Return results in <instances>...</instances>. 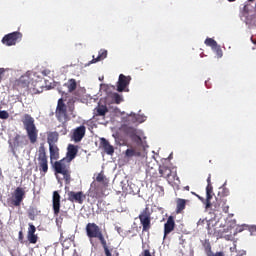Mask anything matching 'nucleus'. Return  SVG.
Masks as SVG:
<instances>
[{"label": "nucleus", "mask_w": 256, "mask_h": 256, "mask_svg": "<svg viewBox=\"0 0 256 256\" xmlns=\"http://www.w3.org/2000/svg\"><path fill=\"white\" fill-rule=\"evenodd\" d=\"M211 207H214V211H222L229 213V205H227V199L225 197L216 198V201L211 203Z\"/></svg>", "instance_id": "obj_11"}, {"label": "nucleus", "mask_w": 256, "mask_h": 256, "mask_svg": "<svg viewBox=\"0 0 256 256\" xmlns=\"http://www.w3.org/2000/svg\"><path fill=\"white\" fill-rule=\"evenodd\" d=\"M5 73V68H0V83L3 81V74Z\"/></svg>", "instance_id": "obj_37"}, {"label": "nucleus", "mask_w": 256, "mask_h": 256, "mask_svg": "<svg viewBox=\"0 0 256 256\" xmlns=\"http://www.w3.org/2000/svg\"><path fill=\"white\" fill-rule=\"evenodd\" d=\"M40 75H42L43 77H49V75H51V70L44 69L40 72Z\"/></svg>", "instance_id": "obj_36"}, {"label": "nucleus", "mask_w": 256, "mask_h": 256, "mask_svg": "<svg viewBox=\"0 0 256 256\" xmlns=\"http://www.w3.org/2000/svg\"><path fill=\"white\" fill-rule=\"evenodd\" d=\"M85 131V125H81L75 128L71 136L72 141H74L75 143H80V141L83 140V137H85Z\"/></svg>", "instance_id": "obj_13"}, {"label": "nucleus", "mask_w": 256, "mask_h": 256, "mask_svg": "<svg viewBox=\"0 0 256 256\" xmlns=\"http://www.w3.org/2000/svg\"><path fill=\"white\" fill-rule=\"evenodd\" d=\"M37 215H39L37 208H30L28 210V217L31 219V221H35V217H37Z\"/></svg>", "instance_id": "obj_31"}, {"label": "nucleus", "mask_w": 256, "mask_h": 256, "mask_svg": "<svg viewBox=\"0 0 256 256\" xmlns=\"http://www.w3.org/2000/svg\"><path fill=\"white\" fill-rule=\"evenodd\" d=\"M96 181L97 183H103V181H105V175H103V173H99L96 177Z\"/></svg>", "instance_id": "obj_35"}, {"label": "nucleus", "mask_w": 256, "mask_h": 256, "mask_svg": "<svg viewBox=\"0 0 256 256\" xmlns=\"http://www.w3.org/2000/svg\"><path fill=\"white\" fill-rule=\"evenodd\" d=\"M100 146L104 149L107 155H113V153H115V148L105 138L100 139Z\"/></svg>", "instance_id": "obj_20"}, {"label": "nucleus", "mask_w": 256, "mask_h": 256, "mask_svg": "<svg viewBox=\"0 0 256 256\" xmlns=\"http://www.w3.org/2000/svg\"><path fill=\"white\" fill-rule=\"evenodd\" d=\"M112 99H113L114 103H116V105H119L123 101V96H121L118 93H114L112 96Z\"/></svg>", "instance_id": "obj_33"}, {"label": "nucleus", "mask_w": 256, "mask_h": 256, "mask_svg": "<svg viewBox=\"0 0 256 256\" xmlns=\"http://www.w3.org/2000/svg\"><path fill=\"white\" fill-rule=\"evenodd\" d=\"M18 239H19V241H23V239H24L23 231H20V232H19V234H18Z\"/></svg>", "instance_id": "obj_38"}, {"label": "nucleus", "mask_w": 256, "mask_h": 256, "mask_svg": "<svg viewBox=\"0 0 256 256\" xmlns=\"http://www.w3.org/2000/svg\"><path fill=\"white\" fill-rule=\"evenodd\" d=\"M211 233L213 232H211L210 224L208 223V234L211 235Z\"/></svg>", "instance_id": "obj_41"}, {"label": "nucleus", "mask_w": 256, "mask_h": 256, "mask_svg": "<svg viewBox=\"0 0 256 256\" xmlns=\"http://www.w3.org/2000/svg\"><path fill=\"white\" fill-rule=\"evenodd\" d=\"M103 249H104V253L106 256H113V254H111V250L109 249V246H107V240H103L102 242H100Z\"/></svg>", "instance_id": "obj_32"}, {"label": "nucleus", "mask_w": 256, "mask_h": 256, "mask_svg": "<svg viewBox=\"0 0 256 256\" xmlns=\"http://www.w3.org/2000/svg\"><path fill=\"white\" fill-rule=\"evenodd\" d=\"M207 183H208V185H211V176H209V177L207 178Z\"/></svg>", "instance_id": "obj_40"}, {"label": "nucleus", "mask_w": 256, "mask_h": 256, "mask_svg": "<svg viewBox=\"0 0 256 256\" xmlns=\"http://www.w3.org/2000/svg\"><path fill=\"white\" fill-rule=\"evenodd\" d=\"M109 113V108H107L105 105L99 104L95 109H94V115L96 117H105Z\"/></svg>", "instance_id": "obj_25"}, {"label": "nucleus", "mask_w": 256, "mask_h": 256, "mask_svg": "<svg viewBox=\"0 0 256 256\" xmlns=\"http://www.w3.org/2000/svg\"><path fill=\"white\" fill-rule=\"evenodd\" d=\"M67 195L68 201H70L71 203H79V205H83V201H85V194L83 193V191H69Z\"/></svg>", "instance_id": "obj_12"}, {"label": "nucleus", "mask_w": 256, "mask_h": 256, "mask_svg": "<svg viewBox=\"0 0 256 256\" xmlns=\"http://www.w3.org/2000/svg\"><path fill=\"white\" fill-rule=\"evenodd\" d=\"M230 3H233V1H235V0H228Z\"/></svg>", "instance_id": "obj_46"}, {"label": "nucleus", "mask_w": 256, "mask_h": 256, "mask_svg": "<svg viewBox=\"0 0 256 256\" xmlns=\"http://www.w3.org/2000/svg\"><path fill=\"white\" fill-rule=\"evenodd\" d=\"M64 87L68 89V93H73L77 90V80L71 78L65 84Z\"/></svg>", "instance_id": "obj_28"}, {"label": "nucleus", "mask_w": 256, "mask_h": 256, "mask_svg": "<svg viewBox=\"0 0 256 256\" xmlns=\"http://www.w3.org/2000/svg\"><path fill=\"white\" fill-rule=\"evenodd\" d=\"M55 117L59 123H63V121H69V114H67V104H65L63 98L58 99L55 110Z\"/></svg>", "instance_id": "obj_6"}, {"label": "nucleus", "mask_w": 256, "mask_h": 256, "mask_svg": "<svg viewBox=\"0 0 256 256\" xmlns=\"http://www.w3.org/2000/svg\"><path fill=\"white\" fill-rule=\"evenodd\" d=\"M126 157H141V150L137 148H129L125 152Z\"/></svg>", "instance_id": "obj_30"}, {"label": "nucleus", "mask_w": 256, "mask_h": 256, "mask_svg": "<svg viewBox=\"0 0 256 256\" xmlns=\"http://www.w3.org/2000/svg\"><path fill=\"white\" fill-rule=\"evenodd\" d=\"M185 191H189L190 187L189 186H186L184 187Z\"/></svg>", "instance_id": "obj_43"}, {"label": "nucleus", "mask_w": 256, "mask_h": 256, "mask_svg": "<svg viewBox=\"0 0 256 256\" xmlns=\"http://www.w3.org/2000/svg\"><path fill=\"white\" fill-rule=\"evenodd\" d=\"M124 133L130 137L131 141L134 143H137L138 145H141V136L137 135V129L133 127H126L124 129Z\"/></svg>", "instance_id": "obj_15"}, {"label": "nucleus", "mask_w": 256, "mask_h": 256, "mask_svg": "<svg viewBox=\"0 0 256 256\" xmlns=\"http://www.w3.org/2000/svg\"><path fill=\"white\" fill-rule=\"evenodd\" d=\"M38 167L41 175H47L49 171V161L47 160V152L43 145H41L38 150Z\"/></svg>", "instance_id": "obj_5"}, {"label": "nucleus", "mask_w": 256, "mask_h": 256, "mask_svg": "<svg viewBox=\"0 0 256 256\" xmlns=\"http://www.w3.org/2000/svg\"><path fill=\"white\" fill-rule=\"evenodd\" d=\"M107 55L108 52L106 49H100L97 56H92V60L88 63V65H92L93 63H99V61H104V59H107Z\"/></svg>", "instance_id": "obj_19"}, {"label": "nucleus", "mask_w": 256, "mask_h": 256, "mask_svg": "<svg viewBox=\"0 0 256 256\" xmlns=\"http://www.w3.org/2000/svg\"><path fill=\"white\" fill-rule=\"evenodd\" d=\"M198 223H205V220H199Z\"/></svg>", "instance_id": "obj_45"}, {"label": "nucleus", "mask_w": 256, "mask_h": 256, "mask_svg": "<svg viewBox=\"0 0 256 256\" xmlns=\"http://www.w3.org/2000/svg\"><path fill=\"white\" fill-rule=\"evenodd\" d=\"M54 171L59 175H63L66 185L71 184V162L66 158H62L54 163Z\"/></svg>", "instance_id": "obj_3"}, {"label": "nucleus", "mask_w": 256, "mask_h": 256, "mask_svg": "<svg viewBox=\"0 0 256 256\" xmlns=\"http://www.w3.org/2000/svg\"><path fill=\"white\" fill-rule=\"evenodd\" d=\"M86 235L89 239H97L102 243L105 241V236H103V231L96 223H88L86 225Z\"/></svg>", "instance_id": "obj_4"}, {"label": "nucleus", "mask_w": 256, "mask_h": 256, "mask_svg": "<svg viewBox=\"0 0 256 256\" xmlns=\"http://www.w3.org/2000/svg\"><path fill=\"white\" fill-rule=\"evenodd\" d=\"M23 145H27V142L25 143V137L19 134H16V136L13 139L12 148L19 149V147H23Z\"/></svg>", "instance_id": "obj_22"}, {"label": "nucleus", "mask_w": 256, "mask_h": 256, "mask_svg": "<svg viewBox=\"0 0 256 256\" xmlns=\"http://www.w3.org/2000/svg\"><path fill=\"white\" fill-rule=\"evenodd\" d=\"M52 209L55 217H59L61 213V195L58 191L53 192L52 196Z\"/></svg>", "instance_id": "obj_10"}, {"label": "nucleus", "mask_w": 256, "mask_h": 256, "mask_svg": "<svg viewBox=\"0 0 256 256\" xmlns=\"http://www.w3.org/2000/svg\"><path fill=\"white\" fill-rule=\"evenodd\" d=\"M175 230V218L170 216L164 224V237H167L169 233Z\"/></svg>", "instance_id": "obj_18"}, {"label": "nucleus", "mask_w": 256, "mask_h": 256, "mask_svg": "<svg viewBox=\"0 0 256 256\" xmlns=\"http://www.w3.org/2000/svg\"><path fill=\"white\" fill-rule=\"evenodd\" d=\"M211 199H213V186L208 184L206 187V209H211Z\"/></svg>", "instance_id": "obj_24"}, {"label": "nucleus", "mask_w": 256, "mask_h": 256, "mask_svg": "<svg viewBox=\"0 0 256 256\" xmlns=\"http://www.w3.org/2000/svg\"><path fill=\"white\" fill-rule=\"evenodd\" d=\"M248 1H254V0H248Z\"/></svg>", "instance_id": "obj_49"}, {"label": "nucleus", "mask_w": 256, "mask_h": 256, "mask_svg": "<svg viewBox=\"0 0 256 256\" xmlns=\"http://www.w3.org/2000/svg\"><path fill=\"white\" fill-rule=\"evenodd\" d=\"M224 193H226V195H229V190H224Z\"/></svg>", "instance_id": "obj_44"}, {"label": "nucleus", "mask_w": 256, "mask_h": 256, "mask_svg": "<svg viewBox=\"0 0 256 256\" xmlns=\"http://www.w3.org/2000/svg\"><path fill=\"white\" fill-rule=\"evenodd\" d=\"M50 159L57 161L59 159V147L57 145L49 146Z\"/></svg>", "instance_id": "obj_29"}, {"label": "nucleus", "mask_w": 256, "mask_h": 256, "mask_svg": "<svg viewBox=\"0 0 256 256\" xmlns=\"http://www.w3.org/2000/svg\"><path fill=\"white\" fill-rule=\"evenodd\" d=\"M129 83H131V76H125L123 74H120L118 79L117 91H119V93H123Z\"/></svg>", "instance_id": "obj_17"}, {"label": "nucleus", "mask_w": 256, "mask_h": 256, "mask_svg": "<svg viewBox=\"0 0 256 256\" xmlns=\"http://www.w3.org/2000/svg\"><path fill=\"white\" fill-rule=\"evenodd\" d=\"M25 195H26V192H25V188L23 187H17L11 197H10V204L13 206V207H21V204L23 203V199H25Z\"/></svg>", "instance_id": "obj_9"}, {"label": "nucleus", "mask_w": 256, "mask_h": 256, "mask_svg": "<svg viewBox=\"0 0 256 256\" xmlns=\"http://www.w3.org/2000/svg\"><path fill=\"white\" fill-rule=\"evenodd\" d=\"M205 45H207V47H211V49H217L219 57L223 56V54L221 53V49L217 45V41H215L213 38H207L205 40Z\"/></svg>", "instance_id": "obj_27"}, {"label": "nucleus", "mask_w": 256, "mask_h": 256, "mask_svg": "<svg viewBox=\"0 0 256 256\" xmlns=\"http://www.w3.org/2000/svg\"><path fill=\"white\" fill-rule=\"evenodd\" d=\"M171 168H169V166L163 164L159 166V174L160 177H163L164 179H169V177H171Z\"/></svg>", "instance_id": "obj_26"}, {"label": "nucleus", "mask_w": 256, "mask_h": 256, "mask_svg": "<svg viewBox=\"0 0 256 256\" xmlns=\"http://www.w3.org/2000/svg\"><path fill=\"white\" fill-rule=\"evenodd\" d=\"M57 141H59V132H48L47 133V143L49 146L56 145Z\"/></svg>", "instance_id": "obj_23"}, {"label": "nucleus", "mask_w": 256, "mask_h": 256, "mask_svg": "<svg viewBox=\"0 0 256 256\" xmlns=\"http://www.w3.org/2000/svg\"><path fill=\"white\" fill-rule=\"evenodd\" d=\"M36 232H37V228L35 227V225H33V223H29L28 224V232H27V240L32 245H35L39 239L37 234H35Z\"/></svg>", "instance_id": "obj_14"}, {"label": "nucleus", "mask_w": 256, "mask_h": 256, "mask_svg": "<svg viewBox=\"0 0 256 256\" xmlns=\"http://www.w3.org/2000/svg\"><path fill=\"white\" fill-rule=\"evenodd\" d=\"M77 153H79V146L75 144H69L67 146L66 157H64V159L71 163V161L77 157Z\"/></svg>", "instance_id": "obj_16"}, {"label": "nucleus", "mask_w": 256, "mask_h": 256, "mask_svg": "<svg viewBox=\"0 0 256 256\" xmlns=\"http://www.w3.org/2000/svg\"><path fill=\"white\" fill-rule=\"evenodd\" d=\"M17 87L29 89L33 93H43L45 83L43 76L39 72L27 71L16 81Z\"/></svg>", "instance_id": "obj_1"}, {"label": "nucleus", "mask_w": 256, "mask_h": 256, "mask_svg": "<svg viewBox=\"0 0 256 256\" xmlns=\"http://www.w3.org/2000/svg\"><path fill=\"white\" fill-rule=\"evenodd\" d=\"M73 109H75V107H69V111H70L71 113H73Z\"/></svg>", "instance_id": "obj_42"}, {"label": "nucleus", "mask_w": 256, "mask_h": 256, "mask_svg": "<svg viewBox=\"0 0 256 256\" xmlns=\"http://www.w3.org/2000/svg\"><path fill=\"white\" fill-rule=\"evenodd\" d=\"M140 225H142V233H149L151 231V212L149 207H146L138 216Z\"/></svg>", "instance_id": "obj_7"}, {"label": "nucleus", "mask_w": 256, "mask_h": 256, "mask_svg": "<svg viewBox=\"0 0 256 256\" xmlns=\"http://www.w3.org/2000/svg\"><path fill=\"white\" fill-rule=\"evenodd\" d=\"M21 39H23V34L19 31H15V32L6 34L2 38L1 43L6 47H13L17 45V43L21 42Z\"/></svg>", "instance_id": "obj_8"}, {"label": "nucleus", "mask_w": 256, "mask_h": 256, "mask_svg": "<svg viewBox=\"0 0 256 256\" xmlns=\"http://www.w3.org/2000/svg\"><path fill=\"white\" fill-rule=\"evenodd\" d=\"M205 248L208 250V251H211V244L208 242L205 244Z\"/></svg>", "instance_id": "obj_39"}, {"label": "nucleus", "mask_w": 256, "mask_h": 256, "mask_svg": "<svg viewBox=\"0 0 256 256\" xmlns=\"http://www.w3.org/2000/svg\"><path fill=\"white\" fill-rule=\"evenodd\" d=\"M116 256H119V253H116Z\"/></svg>", "instance_id": "obj_48"}, {"label": "nucleus", "mask_w": 256, "mask_h": 256, "mask_svg": "<svg viewBox=\"0 0 256 256\" xmlns=\"http://www.w3.org/2000/svg\"><path fill=\"white\" fill-rule=\"evenodd\" d=\"M2 173H1V170H0V177H1Z\"/></svg>", "instance_id": "obj_47"}, {"label": "nucleus", "mask_w": 256, "mask_h": 256, "mask_svg": "<svg viewBox=\"0 0 256 256\" xmlns=\"http://www.w3.org/2000/svg\"><path fill=\"white\" fill-rule=\"evenodd\" d=\"M0 119H9V112L0 110Z\"/></svg>", "instance_id": "obj_34"}, {"label": "nucleus", "mask_w": 256, "mask_h": 256, "mask_svg": "<svg viewBox=\"0 0 256 256\" xmlns=\"http://www.w3.org/2000/svg\"><path fill=\"white\" fill-rule=\"evenodd\" d=\"M21 122L24 125V129L27 133V137L30 143L35 145L39 137V130L37 129V126H35V118H33L30 114H24L21 118Z\"/></svg>", "instance_id": "obj_2"}, {"label": "nucleus", "mask_w": 256, "mask_h": 256, "mask_svg": "<svg viewBox=\"0 0 256 256\" xmlns=\"http://www.w3.org/2000/svg\"><path fill=\"white\" fill-rule=\"evenodd\" d=\"M187 203H189V200H185L183 198H177L176 199V213L177 215L183 213L185 211V207L187 206Z\"/></svg>", "instance_id": "obj_21"}]
</instances>
